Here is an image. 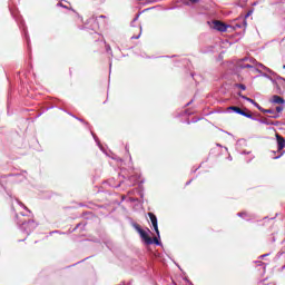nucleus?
<instances>
[{
  "label": "nucleus",
  "instance_id": "nucleus-26",
  "mask_svg": "<svg viewBox=\"0 0 285 285\" xmlns=\"http://www.w3.org/2000/svg\"><path fill=\"white\" fill-rule=\"evenodd\" d=\"M250 14H253V11H248L247 14H245V19H248V17H250Z\"/></svg>",
  "mask_w": 285,
  "mask_h": 285
},
{
  "label": "nucleus",
  "instance_id": "nucleus-19",
  "mask_svg": "<svg viewBox=\"0 0 285 285\" xmlns=\"http://www.w3.org/2000/svg\"><path fill=\"white\" fill-rule=\"evenodd\" d=\"M140 13H137L134 20L131 21V26L135 27V22L139 21Z\"/></svg>",
  "mask_w": 285,
  "mask_h": 285
},
{
  "label": "nucleus",
  "instance_id": "nucleus-37",
  "mask_svg": "<svg viewBox=\"0 0 285 285\" xmlns=\"http://www.w3.org/2000/svg\"><path fill=\"white\" fill-rule=\"evenodd\" d=\"M190 181H191V180L187 181V183H186V186H189Z\"/></svg>",
  "mask_w": 285,
  "mask_h": 285
},
{
  "label": "nucleus",
  "instance_id": "nucleus-29",
  "mask_svg": "<svg viewBox=\"0 0 285 285\" xmlns=\"http://www.w3.org/2000/svg\"><path fill=\"white\" fill-rule=\"evenodd\" d=\"M282 155H284V151H282L278 156H275L274 159H279V157H282Z\"/></svg>",
  "mask_w": 285,
  "mask_h": 285
},
{
  "label": "nucleus",
  "instance_id": "nucleus-35",
  "mask_svg": "<svg viewBox=\"0 0 285 285\" xmlns=\"http://www.w3.org/2000/svg\"><path fill=\"white\" fill-rule=\"evenodd\" d=\"M257 264L259 265V266H262V264H264L263 262H257Z\"/></svg>",
  "mask_w": 285,
  "mask_h": 285
},
{
  "label": "nucleus",
  "instance_id": "nucleus-8",
  "mask_svg": "<svg viewBox=\"0 0 285 285\" xmlns=\"http://www.w3.org/2000/svg\"><path fill=\"white\" fill-rule=\"evenodd\" d=\"M139 235L141 237V239L145 240V244H147L148 246H150V244H153V238L150 236H148V232L146 230H140Z\"/></svg>",
  "mask_w": 285,
  "mask_h": 285
},
{
  "label": "nucleus",
  "instance_id": "nucleus-10",
  "mask_svg": "<svg viewBox=\"0 0 285 285\" xmlns=\"http://www.w3.org/2000/svg\"><path fill=\"white\" fill-rule=\"evenodd\" d=\"M89 23H94L91 27V30H98L99 29V23H97V18L92 17L89 19Z\"/></svg>",
  "mask_w": 285,
  "mask_h": 285
},
{
  "label": "nucleus",
  "instance_id": "nucleus-22",
  "mask_svg": "<svg viewBox=\"0 0 285 285\" xmlns=\"http://www.w3.org/2000/svg\"><path fill=\"white\" fill-rule=\"evenodd\" d=\"M235 87L240 88V90H246V85L243 83H236Z\"/></svg>",
  "mask_w": 285,
  "mask_h": 285
},
{
  "label": "nucleus",
  "instance_id": "nucleus-33",
  "mask_svg": "<svg viewBox=\"0 0 285 285\" xmlns=\"http://www.w3.org/2000/svg\"><path fill=\"white\" fill-rule=\"evenodd\" d=\"M99 19H106V16H99Z\"/></svg>",
  "mask_w": 285,
  "mask_h": 285
},
{
  "label": "nucleus",
  "instance_id": "nucleus-5",
  "mask_svg": "<svg viewBox=\"0 0 285 285\" xmlns=\"http://www.w3.org/2000/svg\"><path fill=\"white\" fill-rule=\"evenodd\" d=\"M148 216H149V219L151 222V226H154V230L159 239L160 234H159V225H158V222H157V216L153 213H148Z\"/></svg>",
  "mask_w": 285,
  "mask_h": 285
},
{
  "label": "nucleus",
  "instance_id": "nucleus-27",
  "mask_svg": "<svg viewBox=\"0 0 285 285\" xmlns=\"http://www.w3.org/2000/svg\"><path fill=\"white\" fill-rule=\"evenodd\" d=\"M106 50H107V52H112V49L110 48L109 45H107Z\"/></svg>",
  "mask_w": 285,
  "mask_h": 285
},
{
  "label": "nucleus",
  "instance_id": "nucleus-24",
  "mask_svg": "<svg viewBox=\"0 0 285 285\" xmlns=\"http://www.w3.org/2000/svg\"><path fill=\"white\" fill-rule=\"evenodd\" d=\"M237 215H238V217H243L244 219H246V217H248V214H246V213H238Z\"/></svg>",
  "mask_w": 285,
  "mask_h": 285
},
{
  "label": "nucleus",
  "instance_id": "nucleus-18",
  "mask_svg": "<svg viewBox=\"0 0 285 285\" xmlns=\"http://www.w3.org/2000/svg\"><path fill=\"white\" fill-rule=\"evenodd\" d=\"M153 244H156V246H161V240L157 237L153 239Z\"/></svg>",
  "mask_w": 285,
  "mask_h": 285
},
{
  "label": "nucleus",
  "instance_id": "nucleus-12",
  "mask_svg": "<svg viewBox=\"0 0 285 285\" xmlns=\"http://www.w3.org/2000/svg\"><path fill=\"white\" fill-rule=\"evenodd\" d=\"M261 124H264L265 126H277L274 121H271L268 119L259 120Z\"/></svg>",
  "mask_w": 285,
  "mask_h": 285
},
{
  "label": "nucleus",
  "instance_id": "nucleus-2",
  "mask_svg": "<svg viewBox=\"0 0 285 285\" xmlns=\"http://www.w3.org/2000/svg\"><path fill=\"white\" fill-rule=\"evenodd\" d=\"M227 110H228V112H236V115H242L243 117H246L247 119H253L254 121L256 120L255 117H253V114H250V111L246 112L237 106H230L227 108Z\"/></svg>",
  "mask_w": 285,
  "mask_h": 285
},
{
  "label": "nucleus",
  "instance_id": "nucleus-28",
  "mask_svg": "<svg viewBox=\"0 0 285 285\" xmlns=\"http://www.w3.org/2000/svg\"><path fill=\"white\" fill-rule=\"evenodd\" d=\"M258 68H263V70H267V68L262 63H258Z\"/></svg>",
  "mask_w": 285,
  "mask_h": 285
},
{
  "label": "nucleus",
  "instance_id": "nucleus-15",
  "mask_svg": "<svg viewBox=\"0 0 285 285\" xmlns=\"http://www.w3.org/2000/svg\"><path fill=\"white\" fill-rule=\"evenodd\" d=\"M91 135L97 144V146H99V148H101V142L99 141V138L97 137V135L95 132L91 131Z\"/></svg>",
  "mask_w": 285,
  "mask_h": 285
},
{
  "label": "nucleus",
  "instance_id": "nucleus-7",
  "mask_svg": "<svg viewBox=\"0 0 285 285\" xmlns=\"http://www.w3.org/2000/svg\"><path fill=\"white\" fill-rule=\"evenodd\" d=\"M276 141H277V148L278 153H282L285 148V139L279 134H276Z\"/></svg>",
  "mask_w": 285,
  "mask_h": 285
},
{
  "label": "nucleus",
  "instance_id": "nucleus-32",
  "mask_svg": "<svg viewBox=\"0 0 285 285\" xmlns=\"http://www.w3.org/2000/svg\"><path fill=\"white\" fill-rule=\"evenodd\" d=\"M243 155H250V151H243Z\"/></svg>",
  "mask_w": 285,
  "mask_h": 285
},
{
  "label": "nucleus",
  "instance_id": "nucleus-31",
  "mask_svg": "<svg viewBox=\"0 0 285 285\" xmlns=\"http://www.w3.org/2000/svg\"><path fill=\"white\" fill-rule=\"evenodd\" d=\"M191 3H199V0H189Z\"/></svg>",
  "mask_w": 285,
  "mask_h": 285
},
{
  "label": "nucleus",
  "instance_id": "nucleus-3",
  "mask_svg": "<svg viewBox=\"0 0 285 285\" xmlns=\"http://www.w3.org/2000/svg\"><path fill=\"white\" fill-rule=\"evenodd\" d=\"M255 63H257V61H255L254 59L244 58V59L238 61V68H242V69H245V68L253 69V68H255Z\"/></svg>",
  "mask_w": 285,
  "mask_h": 285
},
{
  "label": "nucleus",
  "instance_id": "nucleus-11",
  "mask_svg": "<svg viewBox=\"0 0 285 285\" xmlns=\"http://www.w3.org/2000/svg\"><path fill=\"white\" fill-rule=\"evenodd\" d=\"M272 102L273 104H285V100H284V98H282L279 96H273Z\"/></svg>",
  "mask_w": 285,
  "mask_h": 285
},
{
  "label": "nucleus",
  "instance_id": "nucleus-14",
  "mask_svg": "<svg viewBox=\"0 0 285 285\" xmlns=\"http://www.w3.org/2000/svg\"><path fill=\"white\" fill-rule=\"evenodd\" d=\"M261 112H264V115H275V109H264L263 108V110H261Z\"/></svg>",
  "mask_w": 285,
  "mask_h": 285
},
{
  "label": "nucleus",
  "instance_id": "nucleus-38",
  "mask_svg": "<svg viewBox=\"0 0 285 285\" xmlns=\"http://www.w3.org/2000/svg\"><path fill=\"white\" fill-rule=\"evenodd\" d=\"M78 119V121H82L83 122V119H80V118H77Z\"/></svg>",
  "mask_w": 285,
  "mask_h": 285
},
{
  "label": "nucleus",
  "instance_id": "nucleus-40",
  "mask_svg": "<svg viewBox=\"0 0 285 285\" xmlns=\"http://www.w3.org/2000/svg\"><path fill=\"white\" fill-rule=\"evenodd\" d=\"M253 159V157H250L247 161H250Z\"/></svg>",
  "mask_w": 285,
  "mask_h": 285
},
{
  "label": "nucleus",
  "instance_id": "nucleus-23",
  "mask_svg": "<svg viewBox=\"0 0 285 285\" xmlns=\"http://www.w3.org/2000/svg\"><path fill=\"white\" fill-rule=\"evenodd\" d=\"M253 106H255V108H257V110H259L262 112V110H264V108L262 106H259V104L254 102Z\"/></svg>",
  "mask_w": 285,
  "mask_h": 285
},
{
  "label": "nucleus",
  "instance_id": "nucleus-21",
  "mask_svg": "<svg viewBox=\"0 0 285 285\" xmlns=\"http://www.w3.org/2000/svg\"><path fill=\"white\" fill-rule=\"evenodd\" d=\"M22 30L24 32V37L27 39V43H28V46H30V38L28 37V31H26V28H23Z\"/></svg>",
  "mask_w": 285,
  "mask_h": 285
},
{
  "label": "nucleus",
  "instance_id": "nucleus-6",
  "mask_svg": "<svg viewBox=\"0 0 285 285\" xmlns=\"http://www.w3.org/2000/svg\"><path fill=\"white\" fill-rule=\"evenodd\" d=\"M214 30H218V32H226V30H228V26L219 20H215Z\"/></svg>",
  "mask_w": 285,
  "mask_h": 285
},
{
  "label": "nucleus",
  "instance_id": "nucleus-34",
  "mask_svg": "<svg viewBox=\"0 0 285 285\" xmlns=\"http://www.w3.org/2000/svg\"><path fill=\"white\" fill-rule=\"evenodd\" d=\"M27 215H28V214H23V213H21V216H22V217H26Z\"/></svg>",
  "mask_w": 285,
  "mask_h": 285
},
{
  "label": "nucleus",
  "instance_id": "nucleus-4",
  "mask_svg": "<svg viewBox=\"0 0 285 285\" xmlns=\"http://www.w3.org/2000/svg\"><path fill=\"white\" fill-rule=\"evenodd\" d=\"M139 177H140L139 174L131 173L130 176H128L126 180L120 181L118 186H121V184H126V186H135L137 181H139Z\"/></svg>",
  "mask_w": 285,
  "mask_h": 285
},
{
  "label": "nucleus",
  "instance_id": "nucleus-16",
  "mask_svg": "<svg viewBox=\"0 0 285 285\" xmlns=\"http://www.w3.org/2000/svg\"><path fill=\"white\" fill-rule=\"evenodd\" d=\"M16 203L18 204V206H21L22 208H24L27 213H30V209H28V207H26V205H23V203H21L19 199H16Z\"/></svg>",
  "mask_w": 285,
  "mask_h": 285
},
{
  "label": "nucleus",
  "instance_id": "nucleus-1",
  "mask_svg": "<svg viewBox=\"0 0 285 285\" xmlns=\"http://www.w3.org/2000/svg\"><path fill=\"white\" fill-rule=\"evenodd\" d=\"M19 228L22 230V233H26L27 235H30L35 228H37V223L35 220L23 222L19 223Z\"/></svg>",
  "mask_w": 285,
  "mask_h": 285
},
{
  "label": "nucleus",
  "instance_id": "nucleus-41",
  "mask_svg": "<svg viewBox=\"0 0 285 285\" xmlns=\"http://www.w3.org/2000/svg\"><path fill=\"white\" fill-rule=\"evenodd\" d=\"M186 106H190V102H188Z\"/></svg>",
  "mask_w": 285,
  "mask_h": 285
},
{
  "label": "nucleus",
  "instance_id": "nucleus-17",
  "mask_svg": "<svg viewBox=\"0 0 285 285\" xmlns=\"http://www.w3.org/2000/svg\"><path fill=\"white\" fill-rule=\"evenodd\" d=\"M132 226H134L135 230H137V233H140V232L144 230V229L141 228V226H139V224H137V223H134Z\"/></svg>",
  "mask_w": 285,
  "mask_h": 285
},
{
  "label": "nucleus",
  "instance_id": "nucleus-30",
  "mask_svg": "<svg viewBox=\"0 0 285 285\" xmlns=\"http://www.w3.org/2000/svg\"><path fill=\"white\" fill-rule=\"evenodd\" d=\"M269 254H264L259 256V259H264V257H268Z\"/></svg>",
  "mask_w": 285,
  "mask_h": 285
},
{
  "label": "nucleus",
  "instance_id": "nucleus-13",
  "mask_svg": "<svg viewBox=\"0 0 285 285\" xmlns=\"http://www.w3.org/2000/svg\"><path fill=\"white\" fill-rule=\"evenodd\" d=\"M238 96L242 98V99H244L245 101H248L249 104H255V100L253 99V98H248V97H246V96H244V95H242V94H238Z\"/></svg>",
  "mask_w": 285,
  "mask_h": 285
},
{
  "label": "nucleus",
  "instance_id": "nucleus-36",
  "mask_svg": "<svg viewBox=\"0 0 285 285\" xmlns=\"http://www.w3.org/2000/svg\"><path fill=\"white\" fill-rule=\"evenodd\" d=\"M105 0H98L99 3H104Z\"/></svg>",
  "mask_w": 285,
  "mask_h": 285
},
{
  "label": "nucleus",
  "instance_id": "nucleus-9",
  "mask_svg": "<svg viewBox=\"0 0 285 285\" xmlns=\"http://www.w3.org/2000/svg\"><path fill=\"white\" fill-rule=\"evenodd\" d=\"M284 107L283 106H277L275 108V114L272 116V119H279V112H283Z\"/></svg>",
  "mask_w": 285,
  "mask_h": 285
},
{
  "label": "nucleus",
  "instance_id": "nucleus-20",
  "mask_svg": "<svg viewBox=\"0 0 285 285\" xmlns=\"http://www.w3.org/2000/svg\"><path fill=\"white\" fill-rule=\"evenodd\" d=\"M16 21L19 23V26H26V22L21 18H16Z\"/></svg>",
  "mask_w": 285,
  "mask_h": 285
},
{
  "label": "nucleus",
  "instance_id": "nucleus-39",
  "mask_svg": "<svg viewBox=\"0 0 285 285\" xmlns=\"http://www.w3.org/2000/svg\"><path fill=\"white\" fill-rule=\"evenodd\" d=\"M79 226H81V224H78V225L76 226V228H79Z\"/></svg>",
  "mask_w": 285,
  "mask_h": 285
},
{
  "label": "nucleus",
  "instance_id": "nucleus-25",
  "mask_svg": "<svg viewBox=\"0 0 285 285\" xmlns=\"http://www.w3.org/2000/svg\"><path fill=\"white\" fill-rule=\"evenodd\" d=\"M139 30H140L139 35L138 36H132L131 39H139V37H141V27H139Z\"/></svg>",
  "mask_w": 285,
  "mask_h": 285
},
{
  "label": "nucleus",
  "instance_id": "nucleus-42",
  "mask_svg": "<svg viewBox=\"0 0 285 285\" xmlns=\"http://www.w3.org/2000/svg\"><path fill=\"white\" fill-rule=\"evenodd\" d=\"M119 161H124L121 158H119Z\"/></svg>",
  "mask_w": 285,
  "mask_h": 285
}]
</instances>
